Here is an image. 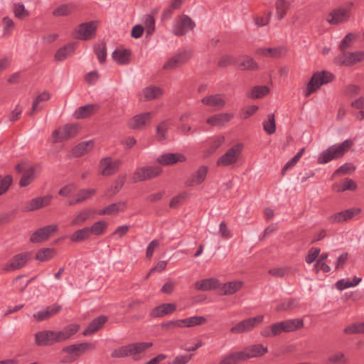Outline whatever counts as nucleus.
<instances>
[{"label": "nucleus", "instance_id": "2f4dec72", "mask_svg": "<svg viewBox=\"0 0 364 364\" xmlns=\"http://www.w3.org/2000/svg\"><path fill=\"white\" fill-rule=\"evenodd\" d=\"M132 51L129 49L117 48L112 54V58L119 65H127L130 62Z\"/></svg>", "mask_w": 364, "mask_h": 364}, {"label": "nucleus", "instance_id": "c9c22d12", "mask_svg": "<svg viewBox=\"0 0 364 364\" xmlns=\"http://www.w3.org/2000/svg\"><path fill=\"white\" fill-rule=\"evenodd\" d=\"M97 213L94 209H85L75 215L71 222L72 225H80Z\"/></svg>", "mask_w": 364, "mask_h": 364}, {"label": "nucleus", "instance_id": "5fc2aeb1", "mask_svg": "<svg viewBox=\"0 0 364 364\" xmlns=\"http://www.w3.org/2000/svg\"><path fill=\"white\" fill-rule=\"evenodd\" d=\"M143 21L145 25V29L147 35H151L155 30V19L151 14L144 16Z\"/></svg>", "mask_w": 364, "mask_h": 364}, {"label": "nucleus", "instance_id": "9d476101", "mask_svg": "<svg viewBox=\"0 0 364 364\" xmlns=\"http://www.w3.org/2000/svg\"><path fill=\"white\" fill-rule=\"evenodd\" d=\"M364 60L363 52H346L335 58V63L339 65L350 66Z\"/></svg>", "mask_w": 364, "mask_h": 364}, {"label": "nucleus", "instance_id": "ea45409f", "mask_svg": "<svg viewBox=\"0 0 364 364\" xmlns=\"http://www.w3.org/2000/svg\"><path fill=\"white\" fill-rule=\"evenodd\" d=\"M291 4L287 0H277L275 3L277 18L281 21L286 16L288 10L290 9Z\"/></svg>", "mask_w": 364, "mask_h": 364}, {"label": "nucleus", "instance_id": "3c124183", "mask_svg": "<svg viewBox=\"0 0 364 364\" xmlns=\"http://www.w3.org/2000/svg\"><path fill=\"white\" fill-rule=\"evenodd\" d=\"M244 361L240 352H236L225 356L218 364H237Z\"/></svg>", "mask_w": 364, "mask_h": 364}, {"label": "nucleus", "instance_id": "f704fd0d", "mask_svg": "<svg viewBox=\"0 0 364 364\" xmlns=\"http://www.w3.org/2000/svg\"><path fill=\"white\" fill-rule=\"evenodd\" d=\"M107 318L105 316H100L94 318L84 330L83 335L88 336L98 331L102 325L107 321Z\"/></svg>", "mask_w": 364, "mask_h": 364}, {"label": "nucleus", "instance_id": "4c0bfd02", "mask_svg": "<svg viewBox=\"0 0 364 364\" xmlns=\"http://www.w3.org/2000/svg\"><path fill=\"white\" fill-rule=\"evenodd\" d=\"M75 50V44L73 43H68L56 51L55 59L58 61H63L70 56L74 53Z\"/></svg>", "mask_w": 364, "mask_h": 364}, {"label": "nucleus", "instance_id": "72a5a7b5", "mask_svg": "<svg viewBox=\"0 0 364 364\" xmlns=\"http://www.w3.org/2000/svg\"><path fill=\"white\" fill-rule=\"evenodd\" d=\"M243 283L240 281H233L227 282L223 284L222 287H220V295H231L239 290L242 287Z\"/></svg>", "mask_w": 364, "mask_h": 364}, {"label": "nucleus", "instance_id": "a211bd4d", "mask_svg": "<svg viewBox=\"0 0 364 364\" xmlns=\"http://www.w3.org/2000/svg\"><path fill=\"white\" fill-rule=\"evenodd\" d=\"M191 56V52L190 51H184L183 53H178L173 57L169 58L164 65L163 68L165 70H171L178 68L188 62Z\"/></svg>", "mask_w": 364, "mask_h": 364}, {"label": "nucleus", "instance_id": "680f3d73", "mask_svg": "<svg viewBox=\"0 0 364 364\" xmlns=\"http://www.w3.org/2000/svg\"><path fill=\"white\" fill-rule=\"evenodd\" d=\"M168 122L167 120L161 122L157 127H156V133L159 135L158 140L159 141H163L166 139V132L168 127Z\"/></svg>", "mask_w": 364, "mask_h": 364}, {"label": "nucleus", "instance_id": "052dcab7", "mask_svg": "<svg viewBox=\"0 0 364 364\" xmlns=\"http://www.w3.org/2000/svg\"><path fill=\"white\" fill-rule=\"evenodd\" d=\"M299 306V301L296 299H291L288 301L283 302L277 307V311H290Z\"/></svg>", "mask_w": 364, "mask_h": 364}, {"label": "nucleus", "instance_id": "f8f14e48", "mask_svg": "<svg viewBox=\"0 0 364 364\" xmlns=\"http://www.w3.org/2000/svg\"><path fill=\"white\" fill-rule=\"evenodd\" d=\"M120 165L121 161L119 160L112 161L110 157H106L100 160L99 168L102 175L108 176L117 173Z\"/></svg>", "mask_w": 364, "mask_h": 364}, {"label": "nucleus", "instance_id": "b1692460", "mask_svg": "<svg viewBox=\"0 0 364 364\" xmlns=\"http://www.w3.org/2000/svg\"><path fill=\"white\" fill-rule=\"evenodd\" d=\"M200 101L203 105L214 107L215 110L222 109L226 104L225 100L220 94L211 95L204 97L201 99Z\"/></svg>", "mask_w": 364, "mask_h": 364}, {"label": "nucleus", "instance_id": "e2e57ef3", "mask_svg": "<svg viewBox=\"0 0 364 364\" xmlns=\"http://www.w3.org/2000/svg\"><path fill=\"white\" fill-rule=\"evenodd\" d=\"M225 137L223 136H217L210 144L208 149V154H214L216 150L224 143Z\"/></svg>", "mask_w": 364, "mask_h": 364}, {"label": "nucleus", "instance_id": "0eeeda50", "mask_svg": "<svg viewBox=\"0 0 364 364\" xmlns=\"http://www.w3.org/2000/svg\"><path fill=\"white\" fill-rule=\"evenodd\" d=\"M36 343L38 346H51L60 343L58 331L51 330L41 331L35 333Z\"/></svg>", "mask_w": 364, "mask_h": 364}, {"label": "nucleus", "instance_id": "423d86ee", "mask_svg": "<svg viewBox=\"0 0 364 364\" xmlns=\"http://www.w3.org/2000/svg\"><path fill=\"white\" fill-rule=\"evenodd\" d=\"M97 21H92L80 23L75 30V38L87 41L95 37L97 34Z\"/></svg>", "mask_w": 364, "mask_h": 364}, {"label": "nucleus", "instance_id": "58836bf2", "mask_svg": "<svg viewBox=\"0 0 364 364\" xmlns=\"http://www.w3.org/2000/svg\"><path fill=\"white\" fill-rule=\"evenodd\" d=\"M282 334L279 322L274 323L269 326L264 328L260 335L264 338L275 337Z\"/></svg>", "mask_w": 364, "mask_h": 364}, {"label": "nucleus", "instance_id": "de8ad7c7", "mask_svg": "<svg viewBox=\"0 0 364 364\" xmlns=\"http://www.w3.org/2000/svg\"><path fill=\"white\" fill-rule=\"evenodd\" d=\"M94 52L96 54L99 62L100 63H104L106 61L107 58V47L105 41H101L98 43H96L94 47Z\"/></svg>", "mask_w": 364, "mask_h": 364}, {"label": "nucleus", "instance_id": "13d9d810", "mask_svg": "<svg viewBox=\"0 0 364 364\" xmlns=\"http://www.w3.org/2000/svg\"><path fill=\"white\" fill-rule=\"evenodd\" d=\"M107 223L100 220L95 223L92 227L89 228L90 233H93L96 235H100L104 233L107 228Z\"/></svg>", "mask_w": 364, "mask_h": 364}, {"label": "nucleus", "instance_id": "49530a36", "mask_svg": "<svg viewBox=\"0 0 364 364\" xmlns=\"http://www.w3.org/2000/svg\"><path fill=\"white\" fill-rule=\"evenodd\" d=\"M240 60L238 68L241 70H253L257 68V63L248 55L243 56Z\"/></svg>", "mask_w": 364, "mask_h": 364}, {"label": "nucleus", "instance_id": "bb28decb", "mask_svg": "<svg viewBox=\"0 0 364 364\" xmlns=\"http://www.w3.org/2000/svg\"><path fill=\"white\" fill-rule=\"evenodd\" d=\"M176 309V304L173 303L162 304L154 307L150 313L153 318H160L165 315H168L174 312Z\"/></svg>", "mask_w": 364, "mask_h": 364}, {"label": "nucleus", "instance_id": "2eb2a0df", "mask_svg": "<svg viewBox=\"0 0 364 364\" xmlns=\"http://www.w3.org/2000/svg\"><path fill=\"white\" fill-rule=\"evenodd\" d=\"M349 11L350 9L342 7L332 10L328 14L327 22L331 25H338L348 21L349 19Z\"/></svg>", "mask_w": 364, "mask_h": 364}, {"label": "nucleus", "instance_id": "6e6d98bb", "mask_svg": "<svg viewBox=\"0 0 364 364\" xmlns=\"http://www.w3.org/2000/svg\"><path fill=\"white\" fill-rule=\"evenodd\" d=\"M263 127L268 134H272L276 132V124L274 114H268V121L263 122Z\"/></svg>", "mask_w": 364, "mask_h": 364}, {"label": "nucleus", "instance_id": "5701e85b", "mask_svg": "<svg viewBox=\"0 0 364 364\" xmlns=\"http://www.w3.org/2000/svg\"><path fill=\"white\" fill-rule=\"evenodd\" d=\"M61 309L62 306L58 304L47 306L46 309L39 311L36 314H34L33 317L38 321L48 320L59 313Z\"/></svg>", "mask_w": 364, "mask_h": 364}, {"label": "nucleus", "instance_id": "f257e3e1", "mask_svg": "<svg viewBox=\"0 0 364 364\" xmlns=\"http://www.w3.org/2000/svg\"><path fill=\"white\" fill-rule=\"evenodd\" d=\"M353 145V141L352 139H346L338 145H332L320 154L317 159V163L324 164L332 160L340 159Z\"/></svg>", "mask_w": 364, "mask_h": 364}, {"label": "nucleus", "instance_id": "f03ea898", "mask_svg": "<svg viewBox=\"0 0 364 364\" xmlns=\"http://www.w3.org/2000/svg\"><path fill=\"white\" fill-rule=\"evenodd\" d=\"M80 127L78 124L70 123L59 127L52 132L53 143H61L75 138L80 132Z\"/></svg>", "mask_w": 364, "mask_h": 364}, {"label": "nucleus", "instance_id": "c03bdc74", "mask_svg": "<svg viewBox=\"0 0 364 364\" xmlns=\"http://www.w3.org/2000/svg\"><path fill=\"white\" fill-rule=\"evenodd\" d=\"M80 328L77 324H71L65 327L62 331H58L60 342H63L75 334Z\"/></svg>", "mask_w": 364, "mask_h": 364}, {"label": "nucleus", "instance_id": "bf43d9fd", "mask_svg": "<svg viewBox=\"0 0 364 364\" xmlns=\"http://www.w3.org/2000/svg\"><path fill=\"white\" fill-rule=\"evenodd\" d=\"M96 193V190L94 188L81 189L76 195L77 201L80 203L90 198Z\"/></svg>", "mask_w": 364, "mask_h": 364}, {"label": "nucleus", "instance_id": "79ce46f5", "mask_svg": "<svg viewBox=\"0 0 364 364\" xmlns=\"http://www.w3.org/2000/svg\"><path fill=\"white\" fill-rule=\"evenodd\" d=\"M144 97L147 100H151L161 97L164 94V90L156 86H150L145 87L143 90Z\"/></svg>", "mask_w": 364, "mask_h": 364}, {"label": "nucleus", "instance_id": "a18cd8bd", "mask_svg": "<svg viewBox=\"0 0 364 364\" xmlns=\"http://www.w3.org/2000/svg\"><path fill=\"white\" fill-rule=\"evenodd\" d=\"M260 53L264 56H271L274 58L281 57L287 52L285 47L279 46L274 48H264L259 50Z\"/></svg>", "mask_w": 364, "mask_h": 364}, {"label": "nucleus", "instance_id": "4468645a", "mask_svg": "<svg viewBox=\"0 0 364 364\" xmlns=\"http://www.w3.org/2000/svg\"><path fill=\"white\" fill-rule=\"evenodd\" d=\"M243 360L250 358L261 357L268 352L267 347H264L262 344L258 343L251 345L246 347L244 350L240 351Z\"/></svg>", "mask_w": 364, "mask_h": 364}, {"label": "nucleus", "instance_id": "69168bd1", "mask_svg": "<svg viewBox=\"0 0 364 364\" xmlns=\"http://www.w3.org/2000/svg\"><path fill=\"white\" fill-rule=\"evenodd\" d=\"M11 183L12 177L11 176L7 175L4 178H2L0 175V196L7 191Z\"/></svg>", "mask_w": 364, "mask_h": 364}, {"label": "nucleus", "instance_id": "c85d7f7f", "mask_svg": "<svg viewBox=\"0 0 364 364\" xmlns=\"http://www.w3.org/2000/svg\"><path fill=\"white\" fill-rule=\"evenodd\" d=\"M99 108L100 106L97 104H88L80 107L77 110H75L73 116L77 119L87 118L95 113Z\"/></svg>", "mask_w": 364, "mask_h": 364}, {"label": "nucleus", "instance_id": "a878e982", "mask_svg": "<svg viewBox=\"0 0 364 364\" xmlns=\"http://www.w3.org/2000/svg\"><path fill=\"white\" fill-rule=\"evenodd\" d=\"M220 285L221 284L218 279L208 278L196 282L195 288L199 291H206L219 289Z\"/></svg>", "mask_w": 364, "mask_h": 364}, {"label": "nucleus", "instance_id": "393cba45", "mask_svg": "<svg viewBox=\"0 0 364 364\" xmlns=\"http://www.w3.org/2000/svg\"><path fill=\"white\" fill-rule=\"evenodd\" d=\"M323 85H325L323 77H321L319 72L314 73L304 91L305 97L310 96L311 93L319 89Z\"/></svg>", "mask_w": 364, "mask_h": 364}, {"label": "nucleus", "instance_id": "864d4df0", "mask_svg": "<svg viewBox=\"0 0 364 364\" xmlns=\"http://www.w3.org/2000/svg\"><path fill=\"white\" fill-rule=\"evenodd\" d=\"M343 332L346 334L364 333V323H353L346 326Z\"/></svg>", "mask_w": 364, "mask_h": 364}, {"label": "nucleus", "instance_id": "1a4fd4ad", "mask_svg": "<svg viewBox=\"0 0 364 364\" xmlns=\"http://www.w3.org/2000/svg\"><path fill=\"white\" fill-rule=\"evenodd\" d=\"M264 320L263 315H259L254 318L245 319L232 326L230 331L232 333H241L252 330L257 325L260 324Z\"/></svg>", "mask_w": 364, "mask_h": 364}, {"label": "nucleus", "instance_id": "7c9ffc66", "mask_svg": "<svg viewBox=\"0 0 364 364\" xmlns=\"http://www.w3.org/2000/svg\"><path fill=\"white\" fill-rule=\"evenodd\" d=\"M279 323L282 333L295 331L304 326V321L301 318L288 319L280 321Z\"/></svg>", "mask_w": 364, "mask_h": 364}, {"label": "nucleus", "instance_id": "09e8293b", "mask_svg": "<svg viewBox=\"0 0 364 364\" xmlns=\"http://www.w3.org/2000/svg\"><path fill=\"white\" fill-rule=\"evenodd\" d=\"M74 6L72 4H62L52 12L54 16H66L73 13Z\"/></svg>", "mask_w": 364, "mask_h": 364}, {"label": "nucleus", "instance_id": "aec40b11", "mask_svg": "<svg viewBox=\"0 0 364 364\" xmlns=\"http://www.w3.org/2000/svg\"><path fill=\"white\" fill-rule=\"evenodd\" d=\"M53 199V196L46 195L41 197H37L29 200L24 210L26 211H34L49 205Z\"/></svg>", "mask_w": 364, "mask_h": 364}, {"label": "nucleus", "instance_id": "473e14b6", "mask_svg": "<svg viewBox=\"0 0 364 364\" xmlns=\"http://www.w3.org/2000/svg\"><path fill=\"white\" fill-rule=\"evenodd\" d=\"M234 115L230 113H220L213 115L208 118L206 122L212 126H223L230 122Z\"/></svg>", "mask_w": 364, "mask_h": 364}, {"label": "nucleus", "instance_id": "338daca9", "mask_svg": "<svg viewBox=\"0 0 364 364\" xmlns=\"http://www.w3.org/2000/svg\"><path fill=\"white\" fill-rule=\"evenodd\" d=\"M126 181V175H122L117 177L115 181V185L112 187L109 191L112 192L111 195H115L117 193L121 188L123 187L124 182Z\"/></svg>", "mask_w": 364, "mask_h": 364}, {"label": "nucleus", "instance_id": "f3484780", "mask_svg": "<svg viewBox=\"0 0 364 364\" xmlns=\"http://www.w3.org/2000/svg\"><path fill=\"white\" fill-rule=\"evenodd\" d=\"M151 112H144L133 117L128 122V126L132 129H142L151 122Z\"/></svg>", "mask_w": 364, "mask_h": 364}, {"label": "nucleus", "instance_id": "8fccbe9b", "mask_svg": "<svg viewBox=\"0 0 364 364\" xmlns=\"http://www.w3.org/2000/svg\"><path fill=\"white\" fill-rule=\"evenodd\" d=\"M90 231L88 227L75 231L71 236L70 239L73 242H81L89 237Z\"/></svg>", "mask_w": 364, "mask_h": 364}, {"label": "nucleus", "instance_id": "4be33fe9", "mask_svg": "<svg viewBox=\"0 0 364 364\" xmlns=\"http://www.w3.org/2000/svg\"><path fill=\"white\" fill-rule=\"evenodd\" d=\"M186 159V156L182 154L167 153L159 156L156 161L163 166H170L177 162H183Z\"/></svg>", "mask_w": 364, "mask_h": 364}, {"label": "nucleus", "instance_id": "7ed1b4c3", "mask_svg": "<svg viewBox=\"0 0 364 364\" xmlns=\"http://www.w3.org/2000/svg\"><path fill=\"white\" fill-rule=\"evenodd\" d=\"M152 343H134L115 349L112 353V358H124L139 354L152 346Z\"/></svg>", "mask_w": 364, "mask_h": 364}, {"label": "nucleus", "instance_id": "dca6fc26", "mask_svg": "<svg viewBox=\"0 0 364 364\" xmlns=\"http://www.w3.org/2000/svg\"><path fill=\"white\" fill-rule=\"evenodd\" d=\"M57 229L58 227L55 225H50L41 228L32 234L30 240L32 242H40L47 240Z\"/></svg>", "mask_w": 364, "mask_h": 364}, {"label": "nucleus", "instance_id": "37998d69", "mask_svg": "<svg viewBox=\"0 0 364 364\" xmlns=\"http://www.w3.org/2000/svg\"><path fill=\"white\" fill-rule=\"evenodd\" d=\"M56 255V251L53 248H42L36 255V259L40 262L50 260Z\"/></svg>", "mask_w": 364, "mask_h": 364}, {"label": "nucleus", "instance_id": "6ab92c4d", "mask_svg": "<svg viewBox=\"0 0 364 364\" xmlns=\"http://www.w3.org/2000/svg\"><path fill=\"white\" fill-rule=\"evenodd\" d=\"M41 171V168L39 164H26L24 163V187L33 183L40 175Z\"/></svg>", "mask_w": 364, "mask_h": 364}, {"label": "nucleus", "instance_id": "0e129e2a", "mask_svg": "<svg viewBox=\"0 0 364 364\" xmlns=\"http://www.w3.org/2000/svg\"><path fill=\"white\" fill-rule=\"evenodd\" d=\"M355 39V35L353 33H348L344 38L341 41L339 48L341 51L346 50L349 48L352 42Z\"/></svg>", "mask_w": 364, "mask_h": 364}, {"label": "nucleus", "instance_id": "9b49d317", "mask_svg": "<svg viewBox=\"0 0 364 364\" xmlns=\"http://www.w3.org/2000/svg\"><path fill=\"white\" fill-rule=\"evenodd\" d=\"M95 348L91 343H81L77 344L70 345L63 348L62 351L72 356V361L77 360L81 355L86 351Z\"/></svg>", "mask_w": 364, "mask_h": 364}, {"label": "nucleus", "instance_id": "a19ab883", "mask_svg": "<svg viewBox=\"0 0 364 364\" xmlns=\"http://www.w3.org/2000/svg\"><path fill=\"white\" fill-rule=\"evenodd\" d=\"M269 92V88L266 85L255 86L252 90L247 93V96L251 99H259L266 96Z\"/></svg>", "mask_w": 364, "mask_h": 364}, {"label": "nucleus", "instance_id": "c756f323", "mask_svg": "<svg viewBox=\"0 0 364 364\" xmlns=\"http://www.w3.org/2000/svg\"><path fill=\"white\" fill-rule=\"evenodd\" d=\"M279 323L282 333L295 331L304 326V321L301 318L288 319L280 321Z\"/></svg>", "mask_w": 364, "mask_h": 364}, {"label": "nucleus", "instance_id": "39448f33", "mask_svg": "<svg viewBox=\"0 0 364 364\" xmlns=\"http://www.w3.org/2000/svg\"><path fill=\"white\" fill-rule=\"evenodd\" d=\"M243 149L242 144H237L230 148L217 161L218 166H228L236 163Z\"/></svg>", "mask_w": 364, "mask_h": 364}, {"label": "nucleus", "instance_id": "603ef678", "mask_svg": "<svg viewBox=\"0 0 364 364\" xmlns=\"http://www.w3.org/2000/svg\"><path fill=\"white\" fill-rule=\"evenodd\" d=\"M23 266V254L19 253L14 257L11 262L4 267L6 271H13L20 269Z\"/></svg>", "mask_w": 364, "mask_h": 364}, {"label": "nucleus", "instance_id": "6e6552de", "mask_svg": "<svg viewBox=\"0 0 364 364\" xmlns=\"http://www.w3.org/2000/svg\"><path fill=\"white\" fill-rule=\"evenodd\" d=\"M162 169L159 166H144L137 168L133 175L134 183L155 178L161 174Z\"/></svg>", "mask_w": 364, "mask_h": 364}, {"label": "nucleus", "instance_id": "20e7f679", "mask_svg": "<svg viewBox=\"0 0 364 364\" xmlns=\"http://www.w3.org/2000/svg\"><path fill=\"white\" fill-rule=\"evenodd\" d=\"M196 27L195 22L187 15L178 16L173 26V33L176 36L186 35Z\"/></svg>", "mask_w": 364, "mask_h": 364}, {"label": "nucleus", "instance_id": "ddd939ff", "mask_svg": "<svg viewBox=\"0 0 364 364\" xmlns=\"http://www.w3.org/2000/svg\"><path fill=\"white\" fill-rule=\"evenodd\" d=\"M361 212L359 208H352L348 210L336 213L328 218L331 223H341L349 220Z\"/></svg>", "mask_w": 364, "mask_h": 364}, {"label": "nucleus", "instance_id": "e433bc0d", "mask_svg": "<svg viewBox=\"0 0 364 364\" xmlns=\"http://www.w3.org/2000/svg\"><path fill=\"white\" fill-rule=\"evenodd\" d=\"M50 95L49 92L44 91L41 93L33 101L31 109L28 114L33 117L36 112H39L43 109V106L41 105V102L49 100Z\"/></svg>", "mask_w": 364, "mask_h": 364}, {"label": "nucleus", "instance_id": "4d7b16f0", "mask_svg": "<svg viewBox=\"0 0 364 364\" xmlns=\"http://www.w3.org/2000/svg\"><path fill=\"white\" fill-rule=\"evenodd\" d=\"M355 170V166L350 163H346L337 168L333 173L332 177L339 175H346L349 173L353 172Z\"/></svg>", "mask_w": 364, "mask_h": 364}, {"label": "nucleus", "instance_id": "774afa93", "mask_svg": "<svg viewBox=\"0 0 364 364\" xmlns=\"http://www.w3.org/2000/svg\"><path fill=\"white\" fill-rule=\"evenodd\" d=\"M236 63V59L231 55H225L220 58L218 63L219 67L225 68Z\"/></svg>", "mask_w": 364, "mask_h": 364}, {"label": "nucleus", "instance_id": "cd10ccee", "mask_svg": "<svg viewBox=\"0 0 364 364\" xmlns=\"http://www.w3.org/2000/svg\"><path fill=\"white\" fill-rule=\"evenodd\" d=\"M95 146L93 140H89L86 141H82L77 144L71 149V154L73 157H80L85 154H87L92 150Z\"/></svg>", "mask_w": 364, "mask_h": 364}, {"label": "nucleus", "instance_id": "412c9836", "mask_svg": "<svg viewBox=\"0 0 364 364\" xmlns=\"http://www.w3.org/2000/svg\"><path fill=\"white\" fill-rule=\"evenodd\" d=\"M208 167L206 166H200L185 182L186 186H196L202 183L206 178Z\"/></svg>", "mask_w": 364, "mask_h": 364}]
</instances>
